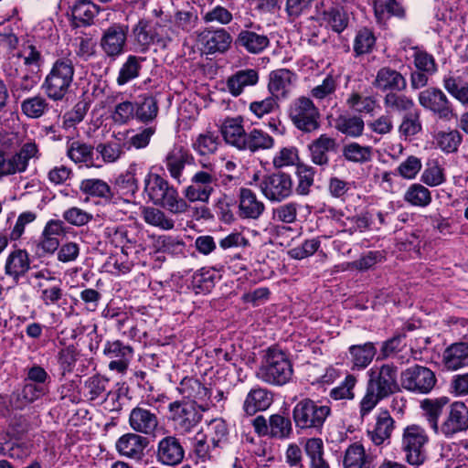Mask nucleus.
Returning a JSON list of instances; mask_svg holds the SVG:
<instances>
[{"label":"nucleus","instance_id":"f257e3e1","mask_svg":"<svg viewBox=\"0 0 468 468\" xmlns=\"http://www.w3.org/2000/svg\"><path fill=\"white\" fill-rule=\"evenodd\" d=\"M144 183V191L154 205L176 215L185 214L190 208L177 189L159 174L148 173Z\"/></svg>","mask_w":468,"mask_h":468},{"label":"nucleus","instance_id":"f03ea898","mask_svg":"<svg viewBox=\"0 0 468 468\" xmlns=\"http://www.w3.org/2000/svg\"><path fill=\"white\" fill-rule=\"evenodd\" d=\"M75 75L73 61L58 58L51 65L41 88L46 96L53 101H62L70 93Z\"/></svg>","mask_w":468,"mask_h":468},{"label":"nucleus","instance_id":"7ed1b4c3","mask_svg":"<svg viewBox=\"0 0 468 468\" xmlns=\"http://www.w3.org/2000/svg\"><path fill=\"white\" fill-rule=\"evenodd\" d=\"M331 414L327 405L305 398L298 401L292 409V418L297 429L321 431L326 419Z\"/></svg>","mask_w":468,"mask_h":468},{"label":"nucleus","instance_id":"20e7f679","mask_svg":"<svg viewBox=\"0 0 468 468\" xmlns=\"http://www.w3.org/2000/svg\"><path fill=\"white\" fill-rule=\"evenodd\" d=\"M292 373V366L286 354L275 348H269L265 362L257 376L265 383L282 386L290 381Z\"/></svg>","mask_w":468,"mask_h":468},{"label":"nucleus","instance_id":"39448f33","mask_svg":"<svg viewBox=\"0 0 468 468\" xmlns=\"http://www.w3.org/2000/svg\"><path fill=\"white\" fill-rule=\"evenodd\" d=\"M288 116L292 124L303 133H313L320 127L318 107L306 96H300L290 103Z\"/></svg>","mask_w":468,"mask_h":468},{"label":"nucleus","instance_id":"423d86ee","mask_svg":"<svg viewBox=\"0 0 468 468\" xmlns=\"http://www.w3.org/2000/svg\"><path fill=\"white\" fill-rule=\"evenodd\" d=\"M428 441V435L422 427L411 424L404 428L400 448L409 464L420 467L426 461L425 445Z\"/></svg>","mask_w":468,"mask_h":468},{"label":"nucleus","instance_id":"0eeeda50","mask_svg":"<svg viewBox=\"0 0 468 468\" xmlns=\"http://www.w3.org/2000/svg\"><path fill=\"white\" fill-rule=\"evenodd\" d=\"M169 420L180 434L191 432L200 422L202 414L197 405L186 401H174L168 406Z\"/></svg>","mask_w":468,"mask_h":468},{"label":"nucleus","instance_id":"6e6552de","mask_svg":"<svg viewBox=\"0 0 468 468\" xmlns=\"http://www.w3.org/2000/svg\"><path fill=\"white\" fill-rule=\"evenodd\" d=\"M217 186L218 178L215 173L199 170L192 176L190 184L183 189V198L191 203H208Z\"/></svg>","mask_w":468,"mask_h":468},{"label":"nucleus","instance_id":"1a4fd4ad","mask_svg":"<svg viewBox=\"0 0 468 468\" xmlns=\"http://www.w3.org/2000/svg\"><path fill=\"white\" fill-rule=\"evenodd\" d=\"M398 375V367L393 364L373 367L367 371V386L387 399L399 389Z\"/></svg>","mask_w":468,"mask_h":468},{"label":"nucleus","instance_id":"9d476101","mask_svg":"<svg viewBox=\"0 0 468 468\" xmlns=\"http://www.w3.org/2000/svg\"><path fill=\"white\" fill-rule=\"evenodd\" d=\"M420 105L432 112L438 119L450 122L456 117L453 107L446 94L439 88L430 87L418 95Z\"/></svg>","mask_w":468,"mask_h":468},{"label":"nucleus","instance_id":"9b49d317","mask_svg":"<svg viewBox=\"0 0 468 468\" xmlns=\"http://www.w3.org/2000/svg\"><path fill=\"white\" fill-rule=\"evenodd\" d=\"M264 197L272 202H281L292 196L293 181L289 174L277 172L265 176L260 182Z\"/></svg>","mask_w":468,"mask_h":468},{"label":"nucleus","instance_id":"f8f14e48","mask_svg":"<svg viewBox=\"0 0 468 468\" xmlns=\"http://www.w3.org/2000/svg\"><path fill=\"white\" fill-rule=\"evenodd\" d=\"M436 381V377L430 368L418 365L401 373L402 387L416 393H429L434 388Z\"/></svg>","mask_w":468,"mask_h":468},{"label":"nucleus","instance_id":"ddd939ff","mask_svg":"<svg viewBox=\"0 0 468 468\" xmlns=\"http://www.w3.org/2000/svg\"><path fill=\"white\" fill-rule=\"evenodd\" d=\"M468 430V407L461 401L449 405L446 415L442 420L439 433L447 438Z\"/></svg>","mask_w":468,"mask_h":468},{"label":"nucleus","instance_id":"4468645a","mask_svg":"<svg viewBox=\"0 0 468 468\" xmlns=\"http://www.w3.org/2000/svg\"><path fill=\"white\" fill-rule=\"evenodd\" d=\"M232 40V36L224 27L205 28L197 35V41L206 53L210 55L227 52L231 47Z\"/></svg>","mask_w":468,"mask_h":468},{"label":"nucleus","instance_id":"2eb2a0df","mask_svg":"<svg viewBox=\"0 0 468 468\" xmlns=\"http://www.w3.org/2000/svg\"><path fill=\"white\" fill-rule=\"evenodd\" d=\"M129 27L115 23L107 27L101 39V47L109 57H117L123 53Z\"/></svg>","mask_w":468,"mask_h":468},{"label":"nucleus","instance_id":"dca6fc26","mask_svg":"<svg viewBox=\"0 0 468 468\" xmlns=\"http://www.w3.org/2000/svg\"><path fill=\"white\" fill-rule=\"evenodd\" d=\"M130 428L138 434L154 436L159 427V420L156 413L138 405L133 408L128 420Z\"/></svg>","mask_w":468,"mask_h":468},{"label":"nucleus","instance_id":"f3484780","mask_svg":"<svg viewBox=\"0 0 468 468\" xmlns=\"http://www.w3.org/2000/svg\"><path fill=\"white\" fill-rule=\"evenodd\" d=\"M337 149L338 144L336 140L326 133L321 134L308 145L311 161L323 169L328 166L330 154L336 153Z\"/></svg>","mask_w":468,"mask_h":468},{"label":"nucleus","instance_id":"a211bd4d","mask_svg":"<svg viewBox=\"0 0 468 468\" xmlns=\"http://www.w3.org/2000/svg\"><path fill=\"white\" fill-rule=\"evenodd\" d=\"M104 355L110 359L109 368L124 373L133 356V349L119 340L108 342L103 349Z\"/></svg>","mask_w":468,"mask_h":468},{"label":"nucleus","instance_id":"6ab92c4d","mask_svg":"<svg viewBox=\"0 0 468 468\" xmlns=\"http://www.w3.org/2000/svg\"><path fill=\"white\" fill-rule=\"evenodd\" d=\"M154 20L140 18L132 27L130 40L134 46V50L145 53L154 42Z\"/></svg>","mask_w":468,"mask_h":468},{"label":"nucleus","instance_id":"aec40b11","mask_svg":"<svg viewBox=\"0 0 468 468\" xmlns=\"http://www.w3.org/2000/svg\"><path fill=\"white\" fill-rule=\"evenodd\" d=\"M20 59H23V63L27 67L39 68L42 62V55L40 50L33 44L24 45L21 50L4 65V71L6 76L12 78L19 76L18 69L15 66L19 63Z\"/></svg>","mask_w":468,"mask_h":468},{"label":"nucleus","instance_id":"412c9836","mask_svg":"<svg viewBox=\"0 0 468 468\" xmlns=\"http://www.w3.org/2000/svg\"><path fill=\"white\" fill-rule=\"evenodd\" d=\"M147 445L148 441L145 437L135 432H128L117 440L115 448L122 456L141 461L144 456V449Z\"/></svg>","mask_w":468,"mask_h":468},{"label":"nucleus","instance_id":"4be33fe9","mask_svg":"<svg viewBox=\"0 0 468 468\" xmlns=\"http://www.w3.org/2000/svg\"><path fill=\"white\" fill-rule=\"evenodd\" d=\"M193 159L188 150L183 146H174L165 158V165L169 176L178 184L186 181L184 170L186 165L189 164Z\"/></svg>","mask_w":468,"mask_h":468},{"label":"nucleus","instance_id":"5701e85b","mask_svg":"<svg viewBox=\"0 0 468 468\" xmlns=\"http://www.w3.org/2000/svg\"><path fill=\"white\" fill-rule=\"evenodd\" d=\"M372 85L380 91H403L407 88V80L398 70L383 67L377 71Z\"/></svg>","mask_w":468,"mask_h":468},{"label":"nucleus","instance_id":"b1692460","mask_svg":"<svg viewBox=\"0 0 468 468\" xmlns=\"http://www.w3.org/2000/svg\"><path fill=\"white\" fill-rule=\"evenodd\" d=\"M156 456L161 463L173 466L182 462L185 451L179 440L170 435L159 441Z\"/></svg>","mask_w":468,"mask_h":468},{"label":"nucleus","instance_id":"393cba45","mask_svg":"<svg viewBox=\"0 0 468 468\" xmlns=\"http://www.w3.org/2000/svg\"><path fill=\"white\" fill-rule=\"evenodd\" d=\"M265 205L250 188L241 187L239 195V216L244 219H258L264 212Z\"/></svg>","mask_w":468,"mask_h":468},{"label":"nucleus","instance_id":"a878e982","mask_svg":"<svg viewBox=\"0 0 468 468\" xmlns=\"http://www.w3.org/2000/svg\"><path fill=\"white\" fill-rule=\"evenodd\" d=\"M450 399L448 397L442 396L439 398H427L420 401V409L423 416L429 422L431 428L439 433L440 423L439 419L442 414L446 415L449 408Z\"/></svg>","mask_w":468,"mask_h":468},{"label":"nucleus","instance_id":"bb28decb","mask_svg":"<svg viewBox=\"0 0 468 468\" xmlns=\"http://www.w3.org/2000/svg\"><path fill=\"white\" fill-rule=\"evenodd\" d=\"M243 122L244 120L241 116L228 117L223 121L220 127L225 142L240 151L247 134Z\"/></svg>","mask_w":468,"mask_h":468},{"label":"nucleus","instance_id":"cd10ccee","mask_svg":"<svg viewBox=\"0 0 468 468\" xmlns=\"http://www.w3.org/2000/svg\"><path fill=\"white\" fill-rule=\"evenodd\" d=\"M259 82V72L255 69L237 70L226 80V90L234 97L239 96L246 88Z\"/></svg>","mask_w":468,"mask_h":468},{"label":"nucleus","instance_id":"c85d7f7f","mask_svg":"<svg viewBox=\"0 0 468 468\" xmlns=\"http://www.w3.org/2000/svg\"><path fill=\"white\" fill-rule=\"evenodd\" d=\"M236 44L248 53L260 54L270 46V38L263 33L242 29L237 36Z\"/></svg>","mask_w":468,"mask_h":468},{"label":"nucleus","instance_id":"c756f323","mask_svg":"<svg viewBox=\"0 0 468 468\" xmlns=\"http://www.w3.org/2000/svg\"><path fill=\"white\" fill-rule=\"evenodd\" d=\"M442 365L455 371L468 366V343L459 342L448 346L442 354Z\"/></svg>","mask_w":468,"mask_h":468},{"label":"nucleus","instance_id":"7c9ffc66","mask_svg":"<svg viewBox=\"0 0 468 468\" xmlns=\"http://www.w3.org/2000/svg\"><path fill=\"white\" fill-rule=\"evenodd\" d=\"M394 423L395 421L388 410L379 412L374 428L367 431L371 441L377 446H380L386 441L388 442L394 430Z\"/></svg>","mask_w":468,"mask_h":468},{"label":"nucleus","instance_id":"2f4dec72","mask_svg":"<svg viewBox=\"0 0 468 468\" xmlns=\"http://www.w3.org/2000/svg\"><path fill=\"white\" fill-rule=\"evenodd\" d=\"M30 269L29 255L25 250L17 249L9 253L5 265V272L13 280L17 281Z\"/></svg>","mask_w":468,"mask_h":468},{"label":"nucleus","instance_id":"473e14b6","mask_svg":"<svg viewBox=\"0 0 468 468\" xmlns=\"http://www.w3.org/2000/svg\"><path fill=\"white\" fill-rule=\"evenodd\" d=\"M272 403V395L266 388H254L247 394L243 410L249 416L254 415L258 411L266 410Z\"/></svg>","mask_w":468,"mask_h":468},{"label":"nucleus","instance_id":"72a5a7b5","mask_svg":"<svg viewBox=\"0 0 468 468\" xmlns=\"http://www.w3.org/2000/svg\"><path fill=\"white\" fill-rule=\"evenodd\" d=\"M294 74L287 69L272 70L269 75L268 90L271 96L286 98Z\"/></svg>","mask_w":468,"mask_h":468},{"label":"nucleus","instance_id":"f704fd0d","mask_svg":"<svg viewBox=\"0 0 468 468\" xmlns=\"http://www.w3.org/2000/svg\"><path fill=\"white\" fill-rule=\"evenodd\" d=\"M343 465L345 468H373V458L367 454L361 443L354 442L345 451Z\"/></svg>","mask_w":468,"mask_h":468},{"label":"nucleus","instance_id":"c9c22d12","mask_svg":"<svg viewBox=\"0 0 468 468\" xmlns=\"http://www.w3.org/2000/svg\"><path fill=\"white\" fill-rule=\"evenodd\" d=\"M134 106L136 120L144 124L153 122L159 112L158 101L151 94L140 95Z\"/></svg>","mask_w":468,"mask_h":468},{"label":"nucleus","instance_id":"e433bc0d","mask_svg":"<svg viewBox=\"0 0 468 468\" xmlns=\"http://www.w3.org/2000/svg\"><path fill=\"white\" fill-rule=\"evenodd\" d=\"M67 156L75 164H85L87 167H101L93 159V147L80 141H73L67 146Z\"/></svg>","mask_w":468,"mask_h":468},{"label":"nucleus","instance_id":"4c0bfd02","mask_svg":"<svg viewBox=\"0 0 468 468\" xmlns=\"http://www.w3.org/2000/svg\"><path fill=\"white\" fill-rule=\"evenodd\" d=\"M274 146V139L261 129L253 128L247 133L241 151H249L252 154L259 151L271 149Z\"/></svg>","mask_w":468,"mask_h":468},{"label":"nucleus","instance_id":"58836bf2","mask_svg":"<svg viewBox=\"0 0 468 468\" xmlns=\"http://www.w3.org/2000/svg\"><path fill=\"white\" fill-rule=\"evenodd\" d=\"M177 389L185 399H189V402L196 405L197 402L205 401L209 397V390L193 378H183Z\"/></svg>","mask_w":468,"mask_h":468},{"label":"nucleus","instance_id":"ea45409f","mask_svg":"<svg viewBox=\"0 0 468 468\" xmlns=\"http://www.w3.org/2000/svg\"><path fill=\"white\" fill-rule=\"evenodd\" d=\"M442 85L446 91L462 105L468 107V82L460 76L449 73L444 75Z\"/></svg>","mask_w":468,"mask_h":468},{"label":"nucleus","instance_id":"a19ab883","mask_svg":"<svg viewBox=\"0 0 468 468\" xmlns=\"http://www.w3.org/2000/svg\"><path fill=\"white\" fill-rule=\"evenodd\" d=\"M154 42L159 48L165 49L178 37V30L174 28L171 20L160 18L154 20Z\"/></svg>","mask_w":468,"mask_h":468},{"label":"nucleus","instance_id":"79ce46f5","mask_svg":"<svg viewBox=\"0 0 468 468\" xmlns=\"http://www.w3.org/2000/svg\"><path fill=\"white\" fill-rule=\"evenodd\" d=\"M364 127L363 119L356 115L341 114L335 121V128L339 133L353 138L359 137Z\"/></svg>","mask_w":468,"mask_h":468},{"label":"nucleus","instance_id":"37998d69","mask_svg":"<svg viewBox=\"0 0 468 468\" xmlns=\"http://www.w3.org/2000/svg\"><path fill=\"white\" fill-rule=\"evenodd\" d=\"M141 217L146 224L162 230H170L175 227V221L158 207H142Z\"/></svg>","mask_w":468,"mask_h":468},{"label":"nucleus","instance_id":"c03bdc74","mask_svg":"<svg viewBox=\"0 0 468 468\" xmlns=\"http://www.w3.org/2000/svg\"><path fill=\"white\" fill-rule=\"evenodd\" d=\"M376 353L377 349L371 342L351 346L349 354L353 367L357 369L366 368L372 362Z\"/></svg>","mask_w":468,"mask_h":468},{"label":"nucleus","instance_id":"a18cd8bd","mask_svg":"<svg viewBox=\"0 0 468 468\" xmlns=\"http://www.w3.org/2000/svg\"><path fill=\"white\" fill-rule=\"evenodd\" d=\"M324 26L335 33H342L348 25V16L340 6H331L325 9L322 15Z\"/></svg>","mask_w":468,"mask_h":468},{"label":"nucleus","instance_id":"49530a36","mask_svg":"<svg viewBox=\"0 0 468 468\" xmlns=\"http://www.w3.org/2000/svg\"><path fill=\"white\" fill-rule=\"evenodd\" d=\"M80 190L93 197L110 200L112 197V188L107 182L100 178H86L80 181Z\"/></svg>","mask_w":468,"mask_h":468},{"label":"nucleus","instance_id":"de8ad7c7","mask_svg":"<svg viewBox=\"0 0 468 468\" xmlns=\"http://www.w3.org/2000/svg\"><path fill=\"white\" fill-rule=\"evenodd\" d=\"M436 146L445 154L456 153L463 142L462 133L456 130L440 131L434 136Z\"/></svg>","mask_w":468,"mask_h":468},{"label":"nucleus","instance_id":"09e8293b","mask_svg":"<svg viewBox=\"0 0 468 468\" xmlns=\"http://www.w3.org/2000/svg\"><path fill=\"white\" fill-rule=\"evenodd\" d=\"M144 60L145 58L142 57L134 55L128 56L125 62L120 68L116 79L117 84L122 86L138 78L142 69V62Z\"/></svg>","mask_w":468,"mask_h":468},{"label":"nucleus","instance_id":"8fccbe9b","mask_svg":"<svg viewBox=\"0 0 468 468\" xmlns=\"http://www.w3.org/2000/svg\"><path fill=\"white\" fill-rule=\"evenodd\" d=\"M99 14V7L90 1L82 0L72 8V17L76 26H89Z\"/></svg>","mask_w":468,"mask_h":468},{"label":"nucleus","instance_id":"3c124183","mask_svg":"<svg viewBox=\"0 0 468 468\" xmlns=\"http://www.w3.org/2000/svg\"><path fill=\"white\" fill-rule=\"evenodd\" d=\"M403 199L413 207H428L432 200L431 191L421 184H411L404 193Z\"/></svg>","mask_w":468,"mask_h":468},{"label":"nucleus","instance_id":"603ef678","mask_svg":"<svg viewBox=\"0 0 468 468\" xmlns=\"http://www.w3.org/2000/svg\"><path fill=\"white\" fill-rule=\"evenodd\" d=\"M48 110L49 103L44 96L39 94L27 98L21 103V112L31 119L42 117Z\"/></svg>","mask_w":468,"mask_h":468},{"label":"nucleus","instance_id":"864d4df0","mask_svg":"<svg viewBox=\"0 0 468 468\" xmlns=\"http://www.w3.org/2000/svg\"><path fill=\"white\" fill-rule=\"evenodd\" d=\"M372 216L368 211H362L354 216H346L342 226V232L353 235L356 232H365L370 229Z\"/></svg>","mask_w":468,"mask_h":468},{"label":"nucleus","instance_id":"5fc2aeb1","mask_svg":"<svg viewBox=\"0 0 468 468\" xmlns=\"http://www.w3.org/2000/svg\"><path fill=\"white\" fill-rule=\"evenodd\" d=\"M374 11L377 19L381 22L390 16L402 17L404 16V8L398 0H375Z\"/></svg>","mask_w":468,"mask_h":468},{"label":"nucleus","instance_id":"6e6d98bb","mask_svg":"<svg viewBox=\"0 0 468 468\" xmlns=\"http://www.w3.org/2000/svg\"><path fill=\"white\" fill-rule=\"evenodd\" d=\"M108 379L101 376H92L85 381V396L90 400L114 397L115 394L107 392Z\"/></svg>","mask_w":468,"mask_h":468},{"label":"nucleus","instance_id":"4d7b16f0","mask_svg":"<svg viewBox=\"0 0 468 468\" xmlns=\"http://www.w3.org/2000/svg\"><path fill=\"white\" fill-rule=\"evenodd\" d=\"M292 434V424L289 417L282 414H272L270 416V437L284 440Z\"/></svg>","mask_w":468,"mask_h":468},{"label":"nucleus","instance_id":"13d9d810","mask_svg":"<svg viewBox=\"0 0 468 468\" xmlns=\"http://www.w3.org/2000/svg\"><path fill=\"white\" fill-rule=\"evenodd\" d=\"M72 47L76 58L82 61H88L96 53V42L88 34H82L74 37Z\"/></svg>","mask_w":468,"mask_h":468},{"label":"nucleus","instance_id":"bf43d9fd","mask_svg":"<svg viewBox=\"0 0 468 468\" xmlns=\"http://www.w3.org/2000/svg\"><path fill=\"white\" fill-rule=\"evenodd\" d=\"M339 75L333 73L327 74L321 84L311 90V96L318 101H322L325 99L330 100L339 86Z\"/></svg>","mask_w":468,"mask_h":468},{"label":"nucleus","instance_id":"052dcab7","mask_svg":"<svg viewBox=\"0 0 468 468\" xmlns=\"http://www.w3.org/2000/svg\"><path fill=\"white\" fill-rule=\"evenodd\" d=\"M218 144V135L216 133L207 131L197 135L192 144V147L198 154L207 155L217 151Z\"/></svg>","mask_w":468,"mask_h":468},{"label":"nucleus","instance_id":"680f3d73","mask_svg":"<svg viewBox=\"0 0 468 468\" xmlns=\"http://www.w3.org/2000/svg\"><path fill=\"white\" fill-rule=\"evenodd\" d=\"M399 91L388 92L384 97V105L387 109L393 112H410L417 109L413 100L404 94H399Z\"/></svg>","mask_w":468,"mask_h":468},{"label":"nucleus","instance_id":"e2e57ef3","mask_svg":"<svg viewBox=\"0 0 468 468\" xmlns=\"http://www.w3.org/2000/svg\"><path fill=\"white\" fill-rule=\"evenodd\" d=\"M420 180L429 186H438L446 180L444 169L436 159L430 160L421 174Z\"/></svg>","mask_w":468,"mask_h":468},{"label":"nucleus","instance_id":"0e129e2a","mask_svg":"<svg viewBox=\"0 0 468 468\" xmlns=\"http://www.w3.org/2000/svg\"><path fill=\"white\" fill-rule=\"evenodd\" d=\"M5 437H0V453L13 459H24L31 453V445L19 441H8L3 442Z\"/></svg>","mask_w":468,"mask_h":468},{"label":"nucleus","instance_id":"69168bd1","mask_svg":"<svg viewBox=\"0 0 468 468\" xmlns=\"http://www.w3.org/2000/svg\"><path fill=\"white\" fill-rule=\"evenodd\" d=\"M343 156L352 163L364 164L372 158V147L363 146L357 143H350L343 148Z\"/></svg>","mask_w":468,"mask_h":468},{"label":"nucleus","instance_id":"338daca9","mask_svg":"<svg viewBox=\"0 0 468 468\" xmlns=\"http://www.w3.org/2000/svg\"><path fill=\"white\" fill-rule=\"evenodd\" d=\"M376 45V37L372 30L367 27L359 29L354 39V52L356 56L370 53Z\"/></svg>","mask_w":468,"mask_h":468},{"label":"nucleus","instance_id":"774afa93","mask_svg":"<svg viewBox=\"0 0 468 468\" xmlns=\"http://www.w3.org/2000/svg\"><path fill=\"white\" fill-rule=\"evenodd\" d=\"M421 130L422 125L419 109H414V111L407 112L399 127V133L406 138L418 134Z\"/></svg>","mask_w":468,"mask_h":468}]
</instances>
